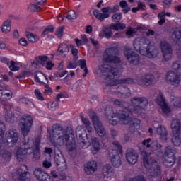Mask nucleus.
<instances>
[{
  "mask_svg": "<svg viewBox=\"0 0 181 181\" xmlns=\"http://www.w3.org/2000/svg\"><path fill=\"white\" fill-rule=\"evenodd\" d=\"M25 35L29 42H30L31 43H36L39 42V39H40L39 35L36 34H33L30 32H26Z\"/></svg>",
  "mask_w": 181,
  "mask_h": 181,
  "instance_id": "38",
  "label": "nucleus"
},
{
  "mask_svg": "<svg viewBox=\"0 0 181 181\" xmlns=\"http://www.w3.org/2000/svg\"><path fill=\"white\" fill-rule=\"evenodd\" d=\"M155 81V76L152 74H147L140 78L139 84L140 86H151Z\"/></svg>",
  "mask_w": 181,
  "mask_h": 181,
  "instance_id": "24",
  "label": "nucleus"
},
{
  "mask_svg": "<svg viewBox=\"0 0 181 181\" xmlns=\"http://www.w3.org/2000/svg\"><path fill=\"white\" fill-rule=\"evenodd\" d=\"M40 137H37L35 141L33 139L29 138L25 141L22 148H16L14 151V155L18 162H23L26 158V155H30L33 152V158L35 160L40 159Z\"/></svg>",
  "mask_w": 181,
  "mask_h": 181,
  "instance_id": "2",
  "label": "nucleus"
},
{
  "mask_svg": "<svg viewBox=\"0 0 181 181\" xmlns=\"http://www.w3.org/2000/svg\"><path fill=\"white\" fill-rule=\"evenodd\" d=\"M84 170L86 175H93L94 172H97V162H88L84 166Z\"/></svg>",
  "mask_w": 181,
  "mask_h": 181,
  "instance_id": "25",
  "label": "nucleus"
},
{
  "mask_svg": "<svg viewBox=\"0 0 181 181\" xmlns=\"http://www.w3.org/2000/svg\"><path fill=\"white\" fill-rule=\"evenodd\" d=\"M20 125L23 136H28L33 125V118L30 115H24L21 118Z\"/></svg>",
  "mask_w": 181,
  "mask_h": 181,
  "instance_id": "12",
  "label": "nucleus"
},
{
  "mask_svg": "<svg viewBox=\"0 0 181 181\" xmlns=\"http://www.w3.org/2000/svg\"><path fill=\"white\" fill-rule=\"evenodd\" d=\"M181 38V31L179 28H174L172 30L171 39L174 40V42H179Z\"/></svg>",
  "mask_w": 181,
  "mask_h": 181,
  "instance_id": "36",
  "label": "nucleus"
},
{
  "mask_svg": "<svg viewBox=\"0 0 181 181\" xmlns=\"http://www.w3.org/2000/svg\"><path fill=\"white\" fill-rule=\"evenodd\" d=\"M78 64L81 69H82V70H83L84 71V74H83V77H86V76H87V74L88 73V70L87 69V64H86V59L79 60Z\"/></svg>",
  "mask_w": 181,
  "mask_h": 181,
  "instance_id": "40",
  "label": "nucleus"
},
{
  "mask_svg": "<svg viewBox=\"0 0 181 181\" xmlns=\"http://www.w3.org/2000/svg\"><path fill=\"white\" fill-rule=\"evenodd\" d=\"M172 68L173 70H175L179 74H181V62H177L173 64Z\"/></svg>",
  "mask_w": 181,
  "mask_h": 181,
  "instance_id": "46",
  "label": "nucleus"
},
{
  "mask_svg": "<svg viewBox=\"0 0 181 181\" xmlns=\"http://www.w3.org/2000/svg\"><path fill=\"white\" fill-rule=\"evenodd\" d=\"M143 145L144 146H146L147 149H149L153 152H155L156 151H158V152H162V145L158 144L157 141H152V139H151V138L144 140Z\"/></svg>",
  "mask_w": 181,
  "mask_h": 181,
  "instance_id": "22",
  "label": "nucleus"
},
{
  "mask_svg": "<svg viewBox=\"0 0 181 181\" xmlns=\"http://www.w3.org/2000/svg\"><path fill=\"white\" fill-rule=\"evenodd\" d=\"M175 153H176V148L172 146L166 147L163 158V165L166 168H172L175 165V161L176 160Z\"/></svg>",
  "mask_w": 181,
  "mask_h": 181,
  "instance_id": "10",
  "label": "nucleus"
},
{
  "mask_svg": "<svg viewBox=\"0 0 181 181\" xmlns=\"http://www.w3.org/2000/svg\"><path fill=\"white\" fill-rule=\"evenodd\" d=\"M124 56L127 59L128 62L134 66L138 65L139 63V55L132 52V49L129 47L125 48Z\"/></svg>",
  "mask_w": 181,
  "mask_h": 181,
  "instance_id": "21",
  "label": "nucleus"
},
{
  "mask_svg": "<svg viewBox=\"0 0 181 181\" xmlns=\"http://www.w3.org/2000/svg\"><path fill=\"white\" fill-rule=\"evenodd\" d=\"M141 155L144 159V165L145 168L149 169L150 175L153 177L154 176H158L160 175V167L158 165L156 160L149 159V155L151 153H147L145 151H141Z\"/></svg>",
  "mask_w": 181,
  "mask_h": 181,
  "instance_id": "7",
  "label": "nucleus"
},
{
  "mask_svg": "<svg viewBox=\"0 0 181 181\" xmlns=\"http://www.w3.org/2000/svg\"><path fill=\"white\" fill-rule=\"evenodd\" d=\"M119 11V6L116 5L113 8L110 6L105 7L100 10H94L93 14L96 19H98L100 22H103L105 19H108L110 13H115V12H118Z\"/></svg>",
  "mask_w": 181,
  "mask_h": 181,
  "instance_id": "9",
  "label": "nucleus"
},
{
  "mask_svg": "<svg viewBox=\"0 0 181 181\" xmlns=\"http://www.w3.org/2000/svg\"><path fill=\"white\" fill-rule=\"evenodd\" d=\"M43 78H45V80H47V78L46 77V76H45V74H43V73L42 72L37 74L35 76V80L36 83H39L40 84H45V83H43V81H42L43 80Z\"/></svg>",
  "mask_w": 181,
  "mask_h": 181,
  "instance_id": "41",
  "label": "nucleus"
},
{
  "mask_svg": "<svg viewBox=\"0 0 181 181\" xmlns=\"http://www.w3.org/2000/svg\"><path fill=\"white\" fill-rule=\"evenodd\" d=\"M59 180L62 181H72L73 180L70 176H67L66 175H62L59 177Z\"/></svg>",
  "mask_w": 181,
  "mask_h": 181,
  "instance_id": "56",
  "label": "nucleus"
},
{
  "mask_svg": "<svg viewBox=\"0 0 181 181\" xmlns=\"http://www.w3.org/2000/svg\"><path fill=\"white\" fill-rule=\"evenodd\" d=\"M77 67V64L76 62H69L67 64V69H76Z\"/></svg>",
  "mask_w": 181,
  "mask_h": 181,
  "instance_id": "62",
  "label": "nucleus"
},
{
  "mask_svg": "<svg viewBox=\"0 0 181 181\" xmlns=\"http://www.w3.org/2000/svg\"><path fill=\"white\" fill-rule=\"evenodd\" d=\"M42 166L46 169H49V168H52V162H50V160H45L43 161Z\"/></svg>",
  "mask_w": 181,
  "mask_h": 181,
  "instance_id": "58",
  "label": "nucleus"
},
{
  "mask_svg": "<svg viewBox=\"0 0 181 181\" xmlns=\"http://www.w3.org/2000/svg\"><path fill=\"white\" fill-rule=\"evenodd\" d=\"M171 129L173 131V134H180L181 132L180 120L177 119H173L171 122Z\"/></svg>",
  "mask_w": 181,
  "mask_h": 181,
  "instance_id": "30",
  "label": "nucleus"
},
{
  "mask_svg": "<svg viewBox=\"0 0 181 181\" xmlns=\"http://www.w3.org/2000/svg\"><path fill=\"white\" fill-rule=\"evenodd\" d=\"M46 2V0H37V4H31L28 6V11L30 12H40L42 11V4H45Z\"/></svg>",
  "mask_w": 181,
  "mask_h": 181,
  "instance_id": "27",
  "label": "nucleus"
},
{
  "mask_svg": "<svg viewBox=\"0 0 181 181\" xmlns=\"http://www.w3.org/2000/svg\"><path fill=\"white\" fill-rule=\"evenodd\" d=\"M132 104L134 107L132 112H134V114H141V110H146L148 102V99L145 97H134L132 99Z\"/></svg>",
  "mask_w": 181,
  "mask_h": 181,
  "instance_id": "11",
  "label": "nucleus"
},
{
  "mask_svg": "<svg viewBox=\"0 0 181 181\" xmlns=\"http://www.w3.org/2000/svg\"><path fill=\"white\" fill-rule=\"evenodd\" d=\"M1 63H4V64H6L7 66H9L11 64V62H9V59L6 57H1Z\"/></svg>",
  "mask_w": 181,
  "mask_h": 181,
  "instance_id": "64",
  "label": "nucleus"
},
{
  "mask_svg": "<svg viewBox=\"0 0 181 181\" xmlns=\"http://www.w3.org/2000/svg\"><path fill=\"white\" fill-rule=\"evenodd\" d=\"M44 67H45L47 70H52L53 67H54V63H53L52 61H48L45 63Z\"/></svg>",
  "mask_w": 181,
  "mask_h": 181,
  "instance_id": "53",
  "label": "nucleus"
},
{
  "mask_svg": "<svg viewBox=\"0 0 181 181\" xmlns=\"http://www.w3.org/2000/svg\"><path fill=\"white\" fill-rule=\"evenodd\" d=\"M136 32H138V29L129 27L127 31L126 32V35L127 36H129V37H132V36H134Z\"/></svg>",
  "mask_w": 181,
  "mask_h": 181,
  "instance_id": "47",
  "label": "nucleus"
},
{
  "mask_svg": "<svg viewBox=\"0 0 181 181\" xmlns=\"http://www.w3.org/2000/svg\"><path fill=\"white\" fill-rule=\"evenodd\" d=\"M110 124L112 125H117L118 122H121L123 125L129 124V131L135 132L140 128L141 121L138 119H132L128 109L125 110L119 111L117 113H112L107 117Z\"/></svg>",
  "mask_w": 181,
  "mask_h": 181,
  "instance_id": "3",
  "label": "nucleus"
},
{
  "mask_svg": "<svg viewBox=\"0 0 181 181\" xmlns=\"http://www.w3.org/2000/svg\"><path fill=\"white\" fill-rule=\"evenodd\" d=\"M157 94H158V95L156 101L159 107L161 108L163 111V115H164V117H168V115L170 114V108H169V106H168V104H166L162 93L160 91H158Z\"/></svg>",
  "mask_w": 181,
  "mask_h": 181,
  "instance_id": "18",
  "label": "nucleus"
},
{
  "mask_svg": "<svg viewBox=\"0 0 181 181\" xmlns=\"http://www.w3.org/2000/svg\"><path fill=\"white\" fill-rule=\"evenodd\" d=\"M80 145L81 148H83V149H87V148H88L90 145H92L91 151L94 155H96V153H98L100 151V141H98V139L95 137H92L90 139V143L81 141L80 143Z\"/></svg>",
  "mask_w": 181,
  "mask_h": 181,
  "instance_id": "19",
  "label": "nucleus"
},
{
  "mask_svg": "<svg viewBox=\"0 0 181 181\" xmlns=\"http://www.w3.org/2000/svg\"><path fill=\"white\" fill-rule=\"evenodd\" d=\"M90 117L92 119L93 124L94 125V128L99 136H105V129L103 127V124L98 119V117L97 115L94 113V112L91 111L89 114Z\"/></svg>",
  "mask_w": 181,
  "mask_h": 181,
  "instance_id": "16",
  "label": "nucleus"
},
{
  "mask_svg": "<svg viewBox=\"0 0 181 181\" xmlns=\"http://www.w3.org/2000/svg\"><path fill=\"white\" fill-rule=\"evenodd\" d=\"M69 52H70V49L69 46L66 43H61L58 47L57 53L62 57H66L67 54H69Z\"/></svg>",
  "mask_w": 181,
  "mask_h": 181,
  "instance_id": "29",
  "label": "nucleus"
},
{
  "mask_svg": "<svg viewBox=\"0 0 181 181\" xmlns=\"http://www.w3.org/2000/svg\"><path fill=\"white\" fill-rule=\"evenodd\" d=\"M8 67L11 71H18L21 69L19 67V63L15 62V61H11Z\"/></svg>",
  "mask_w": 181,
  "mask_h": 181,
  "instance_id": "43",
  "label": "nucleus"
},
{
  "mask_svg": "<svg viewBox=\"0 0 181 181\" xmlns=\"http://www.w3.org/2000/svg\"><path fill=\"white\" fill-rule=\"evenodd\" d=\"M34 175L39 181H47L48 179H50V175L40 168H37L34 171Z\"/></svg>",
  "mask_w": 181,
  "mask_h": 181,
  "instance_id": "26",
  "label": "nucleus"
},
{
  "mask_svg": "<svg viewBox=\"0 0 181 181\" xmlns=\"http://www.w3.org/2000/svg\"><path fill=\"white\" fill-rule=\"evenodd\" d=\"M102 173L104 177H112L114 176V169L110 164L103 166Z\"/></svg>",
  "mask_w": 181,
  "mask_h": 181,
  "instance_id": "28",
  "label": "nucleus"
},
{
  "mask_svg": "<svg viewBox=\"0 0 181 181\" xmlns=\"http://www.w3.org/2000/svg\"><path fill=\"white\" fill-rule=\"evenodd\" d=\"M157 134L160 136V139L166 141L168 139V130L163 125H159L156 129Z\"/></svg>",
  "mask_w": 181,
  "mask_h": 181,
  "instance_id": "31",
  "label": "nucleus"
},
{
  "mask_svg": "<svg viewBox=\"0 0 181 181\" xmlns=\"http://www.w3.org/2000/svg\"><path fill=\"white\" fill-rule=\"evenodd\" d=\"M158 18L160 21H158L159 25H163L166 20L165 19V11H163L158 14Z\"/></svg>",
  "mask_w": 181,
  "mask_h": 181,
  "instance_id": "51",
  "label": "nucleus"
},
{
  "mask_svg": "<svg viewBox=\"0 0 181 181\" xmlns=\"http://www.w3.org/2000/svg\"><path fill=\"white\" fill-rule=\"evenodd\" d=\"M137 5H138L139 9H140L141 11H145V8H146L145 3L139 1L137 3Z\"/></svg>",
  "mask_w": 181,
  "mask_h": 181,
  "instance_id": "61",
  "label": "nucleus"
},
{
  "mask_svg": "<svg viewBox=\"0 0 181 181\" xmlns=\"http://www.w3.org/2000/svg\"><path fill=\"white\" fill-rule=\"evenodd\" d=\"M81 119L83 122V124L85 125L88 132H93V127H91V123L90 122V120L87 119L84 115H81Z\"/></svg>",
  "mask_w": 181,
  "mask_h": 181,
  "instance_id": "39",
  "label": "nucleus"
},
{
  "mask_svg": "<svg viewBox=\"0 0 181 181\" xmlns=\"http://www.w3.org/2000/svg\"><path fill=\"white\" fill-rule=\"evenodd\" d=\"M134 47L136 52L148 59H155L159 55V49L151 44V41L146 37L134 40Z\"/></svg>",
  "mask_w": 181,
  "mask_h": 181,
  "instance_id": "5",
  "label": "nucleus"
},
{
  "mask_svg": "<svg viewBox=\"0 0 181 181\" xmlns=\"http://www.w3.org/2000/svg\"><path fill=\"white\" fill-rule=\"evenodd\" d=\"M11 30H12V27L11 26V21L6 20L3 23L1 27V32L4 33V35H8Z\"/></svg>",
  "mask_w": 181,
  "mask_h": 181,
  "instance_id": "34",
  "label": "nucleus"
},
{
  "mask_svg": "<svg viewBox=\"0 0 181 181\" xmlns=\"http://www.w3.org/2000/svg\"><path fill=\"white\" fill-rule=\"evenodd\" d=\"M35 95L37 100L40 101H45V98H43V95H42V92H40V90L35 89Z\"/></svg>",
  "mask_w": 181,
  "mask_h": 181,
  "instance_id": "50",
  "label": "nucleus"
},
{
  "mask_svg": "<svg viewBox=\"0 0 181 181\" xmlns=\"http://www.w3.org/2000/svg\"><path fill=\"white\" fill-rule=\"evenodd\" d=\"M64 30V28L63 27L58 28L55 32L56 36H57V37H62V36H63Z\"/></svg>",
  "mask_w": 181,
  "mask_h": 181,
  "instance_id": "54",
  "label": "nucleus"
},
{
  "mask_svg": "<svg viewBox=\"0 0 181 181\" xmlns=\"http://www.w3.org/2000/svg\"><path fill=\"white\" fill-rule=\"evenodd\" d=\"M67 19H69V21H74V19H77V13L74 11H70L67 15Z\"/></svg>",
  "mask_w": 181,
  "mask_h": 181,
  "instance_id": "49",
  "label": "nucleus"
},
{
  "mask_svg": "<svg viewBox=\"0 0 181 181\" xmlns=\"http://www.w3.org/2000/svg\"><path fill=\"white\" fill-rule=\"evenodd\" d=\"M19 45H21V46H28V45H29V42H28V40H26V38H21L18 41Z\"/></svg>",
  "mask_w": 181,
  "mask_h": 181,
  "instance_id": "57",
  "label": "nucleus"
},
{
  "mask_svg": "<svg viewBox=\"0 0 181 181\" xmlns=\"http://www.w3.org/2000/svg\"><path fill=\"white\" fill-rule=\"evenodd\" d=\"M171 141L174 146H180L181 145L180 134H173Z\"/></svg>",
  "mask_w": 181,
  "mask_h": 181,
  "instance_id": "37",
  "label": "nucleus"
},
{
  "mask_svg": "<svg viewBox=\"0 0 181 181\" xmlns=\"http://www.w3.org/2000/svg\"><path fill=\"white\" fill-rule=\"evenodd\" d=\"M99 37H106V39H111L112 37V31L111 28L107 27L103 28L99 33Z\"/></svg>",
  "mask_w": 181,
  "mask_h": 181,
  "instance_id": "32",
  "label": "nucleus"
},
{
  "mask_svg": "<svg viewBox=\"0 0 181 181\" xmlns=\"http://www.w3.org/2000/svg\"><path fill=\"white\" fill-rule=\"evenodd\" d=\"M116 93L117 95H119V94H122V95H125L126 97H129L131 95V90H129V88L122 86L117 87Z\"/></svg>",
  "mask_w": 181,
  "mask_h": 181,
  "instance_id": "33",
  "label": "nucleus"
},
{
  "mask_svg": "<svg viewBox=\"0 0 181 181\" xmlns=\"http://www.w3.org/2000/svg\"><path fill=\"white\" fill-rule=\"evenodd\" d=\"M126 158L130 165H135L138 162V153L132 148H129L127 150Z\"/></svg>",
  "mask_w": 181,
  "mask_h": 181,
  "instance_id": "23",
  "label": "nucleus"
},
{
  "mask_svg": "<svg viewBox=\"0 0 181 181\" xmlns=\"http://www.w3.org/2000/svg\"><path fill=\"white\" fill-rule=\"evenodd\" d=\"M26 169L25 165H22L21 168L13 172L12 177L15 181H29L30 174L28 171H23Z\"/></svg>",
  "mask_w": 181,
  "mask_h": 181,
  "instance_id": "15",
  "label": "nucleus"
},
{
  "mask_svg": "<svg viewBox=\"0 0 181 181\" xmlns=\"http://www.w3.org/2000/svg\"><path fill=\"white\" fill-rule=\"evenodd\" d=\"M165 80L168 84L174 86V87H179L181 82L180 74L170 71L167 74Z\"/></svg>",
  "mask_w": 181,
  "mask_h": 181,
  "instance_id": "17",
  "label": "nucleus"
},
{
  "mask_svg": "<svg viewBox=\"0 0 181 181\" xmlns=\"http://www.w3.org/2000/svg\"><path fill=\"white\" fill-rule=\"evenodd\" d=\"M70 47L72 49L71 53H72L73 56H74V57L77 56V54L78 53V49L74 48V47L72 45H70Z\"/></svg>",
  "mask_w": 181,
  "mask_h": 181,
  "instance_id": "63",
  "label": "nucleus"
},
{
  "mask_svg": "<svg viewBox=\"0 0 181 181\" xmlns=\"http://www.w3.org/2000/svg\"><path fill=\"white\" fill-rule=\"evenodd\" d=\"M0 87L1 88L0 89V102L4 106V117L8 122H12V120L15 119V116L12 113L13 107L6 101L11 100L13 93H12V91L9 90L8 86H3L0 83Z\"/></svg>",
  "mask_w": 181,
  "mask_h": 181,
  "instance_id": "6",
  "label": "nucleus"
},
{
  "mask_svg": "<svg viewBox=\"0 0 181 181\" xmlns=\"http://www.w3.org/2000/svg\"><path fill=\"white\" fill-rule=\"evenodd\" d=\"M127 181H146L144 176L138 175L134 178H130Z\"/></svg>",
  "mask_w": 181,
  "mask_h": 181,
  "instance_id": "55",
  "label": "nucleus"
},
{
  "mask_svg": "<svg viewBox=\"0 0 181 181\" xmlns=\"http://www.w3.org/2000/svg\"><path fill=\"white\" fill-rule=\"evenodd\" d=\"M71 134H73L71 127H67L66 130H63L59 124H56L52 126V129L49 132V139L54 146H63L64 144L69 142Z\"/></svg>",
  "mask_w": 181,
  "mask_h": 181,
  "instance_id": "4",
  "label": "nucleus"
},
{
  "mask_svg": "<svg viewBox=\"0 0 181 181\" xmlns=\"http://www.w3.org/2000/svg\"><path fill=\"white\" fill-rule=\"evenodd\" d=\"M56 163L58 169L60 170H64V169H67V163H66V160L64 158L61 157L56 160Z\"/></svg>",
  "mask_w": 181,
  "mask_h": 181,
  "instance_id": "35",
  "label": "nucleus"
},
{
  "mask_svg": "<svg viewBox=\"0 0 181 181\" xmlns=\"http://www.w3.org/2000/svg\"><path fill=\"white\" fill-rule=\"evenodd\" d=\"M47 107L50 111H56L57 107H59V103L57 102H50L48 103Z\"/></svg>",
  "mask_w": 181,
  "mask_h": 181,
  "instance_id": "45",
  "label": "nucleus"
},
{
  "mask_svg": "<svg viewBox=\"0 0 181 181\" xmlns=\"http://www.w3.org/2000/svg\"><path fill=\"white\" fill-rule=\"evenodd\" d=\"M122 149V147L118 141L113 142L112 146L109 149L110 160L113 168H120L122 165L121 157L119 155V153H121Z\"/></svg>",
  "mask_w": 181,
  "mask_h": 181,
  "instance_id": "8",
  "label": "nucleus"
},
{
  "mask_svg": "<svg viewBox=\"0 0 181 181\" xmlns=\"http://www.w3.org/2000/svg\"><path fill=\"white\" fill-rule=\"evenodd\" d=\"M80 86H81V81H77L74 84L73 90H74V91H78Z\"/></svg>",
  "mask_w": 181,
  "mask_h": 181,
  "instance_id": "60",
  "label": "nucleus"
},
{
  "mask_svg": "<svg viewBox=\"0 0 181 181\" xmlns=\"http://www.w3.org/2000/svg\"><path fill=\"white\" fill-rule=\"evenodd\" d=\"M120 8H123L124 13H128L131 11V8L128 6V3H127V1H120Z\"/></svg>",
  "mask_w": 181,
  "mask_h": 181,
  "instance_id": "44",
  "label": "nucleus"
},
{
  "mask_svg": "<svg viewBox=\"0 0 181 181\" xmlns=\"http://www.w3.org/2000/svg\"><path fill=\"white\" fill-rule=\"evenodd\" d=\"M4 131H5V124L0 123V156L2 155V157L4 159H11L12 157V153L5 151L6 149V143L4 141Z\"/></svg>",
  "mask_w": 181,
  "mask_h": 181,
  "instance_id": "14",
  "label": "nucleus"
},
{
  "mask_svg": "<svg viewBox=\"0 0 181 181\" xmlns=\"http://www.w3.org/2000/svg\"><path fill=\"white\" fill-rule=\"evenodd\" d=\"M6 130V127H5V129L2 132L3 134V141L8 146L12 147L15 146V144L18 142V139H19V134H18V132L16 129H10L6 132V141L5 139H4V134H5V131Z\"/></svg>",
  "mask_w": 181,
  "mask_h": 181,
  "instance_id": "13",
  "label": "nucleus"
},
{
  "mask_svg": "<svg viewBox=\"0 0 181 181\" xmlns=\"http://www.w3.org/2000/svg\"><path fill=\"white\" fill-rule=\"evenodd\" d=\"M160 47L163 56V62H168L172 59V47L166 41H161Z\"/></svg>",
  "mask_w": 181,
  "mask_h": 181,
  "instance_id": "20",
  "label": "nucleus"
},
{
  "mask_svg": "<svg viewBox=\"0 0 181 181\" xmlns=\"http://www.w3.org/2000/svg\"><path fill=\"white\" fill-rule=\"evenodd\" d=\"M171 105L174 108H180L181 107V98L177 97L172 98Z\"/></svg>",
  "mask_w": 181,
  "mask_h": 181,
  "instance_id": "42",
  "label": "nucleus"
},
{
  "mask_svg": "<svg viewBox=\"0 0 181 181\" xmlns=\"http://www.w3.org/2000/svg\"><path fill=\"white\" fill-rule=\"evenodd\" d=\"M67 97H69V95H67V93H59L57 95V100L58 101H60V98H67Z\"/></svg>",
  "mask_w": 181,
  "mask_h": 181,
  "instance_id": "59",
  "label": "nucleus"
},
{
  "mask_svg": "<svg viewBox=\"0 0 181 181\" xmlns=\"http://www.w3.org/2000/svg\"><path fill=\"white\" fill-rule=\"evenodd\" d=\"M122 19V14L121 13H116L112 16L113 22H119Z\"/></svg>",
  "mask_w": 181,
  "mask_h": 181,
  "instance_id": "48",
  "label": "nucleus"
},
{
  "mask_svg": "<svg viewBox=\"0 0 181 181\" xmlns=\"http://www.w3.org/2000/svg\"><path fill=\"white\" fill-rule=\"evenodd\" d=\"M103 62L99 70L101 73H107L108 75L106 78L107 86H118V84H133L134 79L126 78L119 79V76L122 74V66L119 64L121 59L117 55V48H107L103 54Z\"/></svg>",
  "mask_w": 181,
  "mask_h": 181,
  "instance_id": "1",
  "label": "nucleus"
},
{
  "mask_svg": "<svg viewBox=\"0 0 181 181\" xmlns=\"http://www.w3.org/2000/svg\"><path fill=\"white\" fill-rule=\"evenodd\" d=\"M48 57L46 56H40L38 58V63L42 66H45L46 64V62H47Z\"/></svg>",
  "mask_w": 181,
  "mask_h": 181,
  "instance_id": "52",
  "label": "nucleus"
}]
</instances>
